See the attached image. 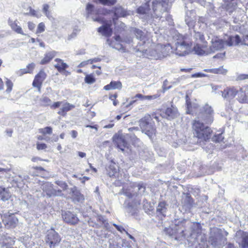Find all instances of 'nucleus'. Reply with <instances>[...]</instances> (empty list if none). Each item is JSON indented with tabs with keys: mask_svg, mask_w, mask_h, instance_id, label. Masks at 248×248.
<instances>
[{
	"mask_svg": "<svg viewBox=\"0 0 248 248\" xmlns=\"http://www.w3.org/2000/svg\"><path fill=\"white\" fill-rule=\"evenodd\" d=\"M134 32L138 41L137 46L132 45V47L138 56L154 58L150 54L152 53L160 52L158 50L155 51L156 45L152 43L150 33L147 32L145 33L137 29H134Z\"/></svg>",
	"mask_w": 248,
	"mask_h": 248,
	"instance_id": "1",
	"label": "nucleus"
},
{
	"mask_svg": "<svg viewBox=\"0 0 248 248\" xmlns=\"http://www.w3.org/2000/svg\"><path fill=\"white\" fill-rule=\"evenodd\" d=\"M86 12L88 17H90L94 21L103 23L102 26L98 29V31L100 33L105 36H109L111 35L112 32V29L111 28L112 26L111 21H104L99 16L95 17L94 15L98 14L99 11L96 9H95L93 6L91 4L87 5Z\"/></svg>",
	"mask_w": 248,
	"mask_h": 248,
	"instance_id": "2",
	"label": "nucleus"
},
{
	"mask_svg": "<svg viewBox=\"0 0 248 248\" xmlns=\"http://www.w3.org/2000/svg\"><path fill=\"white\" fill-rule=\"evenodd\" d=\"M240 42V37L238 35L229 37L227 40H224L218 37L214 36L211 41L209 49V53L223 49L225 46L237 45Z\"/></svg>",
	"mask_w": 248,
	"mask_h": 248,
	"instance_id": "3",
	"label": "nucleus"
},
{
	"mask_svg": "<svg viewBox=\"0 0 248 248\" xmlns=\"http://www.w3.org/2000/svg\"><path fill=\"white\" fill-rule=\"evenodd\" d=\"M228 233L224 230L217 228H213L211 231L209 242L215 248H220L226 243Z\"/></svg>",
	"mask_w": 248,
	"mask_h": 248,
	"instance_id": "4",
	"label": "nucleus"
},
{
	"mask_svg": "<svg viewBox=\"0 0 248 248\" xmlns=\"http://www.w3.org/2000/svg\"><path fill=\"white\" fill-rule=\"evenodd\" d=\"M202 120L200 117L194 121L192 128L195 136L199 139L206 140L209 138L211 129L201 122Z\"/></svg>",
	"mask_w": 248,
	"mask_h": 248,
	"instance_id": "5",
	"label": "nucleus"
},
{
	"mask_svg": "<svg viewBox=\"0 0 248 248\" xmlns=\"http://www.w3.org/2000/svg\"><path fill=\"white\" fill-rule=\"evenodd\" d=\"M191 42L186 36H181L175 43V48L174 52L179 56H185L188 54L191 51Z\"/></svg>",
	"mask_w": 248,
	"mask_h": 248,
	"instance_id": "6",
	"label": "nucleus"
},
{
	"mask_svg": "<svg viewBox=\"0 0 248 248\" xmlns=\"http://www.w3.org/2000/svg\"><path fill=\"white\" fill-rule=\"evenodd\" d=\"M152 120L151 116L146 114L139 122L140 126L142 132L150 138L155 135L156 131L155 124Z\"/></svg>",
	"mask_w": 248,
	"mask_h": 248,
	"instance_id": "7",
	"label": "nucleus"
},
{
	"mask_svg": "<svg viewBox=\"0 0 248 248\" xmlns=\"http://www.w3.org/2000/svg\"><path fill=\"white\" fill-rule=\"evenodd\" d=\"M169 6V0H155L153 2V17H161V15Z\"/></svg>",
	"mask_w": 248,
	"mask_h": 248,
	"instance_id": "8",
	"label": "nucleus"
},
{
	"mask_svg": "<svg viewBox=\"0 0 248 248\" xmlns=\"http://www.w3.org/2000/svg\"><path fill=\"white\" fill-rule=\"evenodd\" d=\"M133 42V40L130 38L125 39L122 41L119 36H115L113 40L107 39V43L109 46L118 50H121L123 52L125 51V46H124L122 43L130 45Z\"/></svg>",
	"mask_w": 248,
	"mask_h": 248,
	"instance_id": "9",
	"label": "nucleus"
},
{
	"mask_svg": "<svg viewBox=\"0 0 248 248\" xmlns=\"http://www.w3.org/2000/svg\"><path fill=\"white\" fill-rule=\"evenodd\" d=\"M158 50L160 52L152 53L150 55L154 57L155 59H161L167 55H169L170 53L174 52L172 47L170 44H167L163 46L161 44H157L155 47V51Z\"/></svg>",
	"mask_w": 248,
	"mask_h": 248,
	"instance_id": "10",
	"label": "nucleus"
},
{
	"mask_svg": "<svg viewBox=\"0 0 248 248\" xmlns=\"http://www.w3.org/2000/svg\"><path fill=\"white\" fill-rule=\"evenodd\" d=\"M235 240L241 248H248V232L241 230L237 231Z\"/></svg>",
	"mask_w": 248,
	"mask_h": 248,
	"instance_id": "11",
	"label": "nucleus"
},
{
	"mask_svg": "<svg viewBox=\"0 0 248 248\" xmlns=\"http://www.w3.org/2000/svg\"><path fill=\"white\" fill-rule=\"evenodd\" d=\"M60 240L58 234L54 230L47 232L46 242L50 248L54 247L56 244L60 242Z\"/></svg>",
	"mask_w": 248,
	"mask_h": 248,
	"instance_id": "12",
	"label": "nucleus"
},
{
	"mask_svg": "<svg viewBox=\"0 0 248 248\" xmlns=\"http://www.w3.org/2000/svg\"><path fill=\"white\" fill-rule=\"evenodd\" d=\"M214 111L211 106L205 105L203 107V112L200 117L205 124H211L213 121Z\"/></svg>",
	"mask_w": 248,
	"mask_h": 248,
	"instance_id": "13",
	"label": "nucleus"
},
{
	"mask_svg": "<svg viewBox=\"0 0 248 248\" xmlns=\"http://www.w3.org/2000/svg\"><path fill=\"white\" fill-rule=\"evenodd\" d=\"M201 234V229L200 225L198 223H193L192 232L188 237V241L191 243L192 244H194L198 241Z\"/></svg>",
	"mask_w": 248,
	"mask_h": 248,
	"instance_id": "14",
	"label": "nucleus"
},
{
	"mask_svg": "<svg viewBox=\"0 0 248 248\" xmlns=\"http://www.w3.org/2000/svg\"><path fill=\"white\" fill-rule=\"evenodd\" d=\"M160 115L163 118L170 120L177 117L178 116V112L177 108L171 106L165 110H161Z\"/></svg>",
	"mask_w": 248,
	"mask_h": 248,
	"instance_id": "15",
	"label": "nucleus"
},
{
	"mask_svg": "<svg viewBox=\"0 0 248 248\" xmlns=\"http://www.w3.org/2000/svg\"><path fill=\"white\" fill-rule=\"evenodd\" d=\"M207 44L196 43L193 47L195 53L198 55H207L210 54Z\"/></svg>",
	"mask_w": 248,
	"mask_h": 248,
	"instance_id": "16",
	"label": "nucleus"
},
{
	"mask_svg": "<svg viewBox=\"0 0 248 248\" xmlns=\"http://www.w3.org/2000/svg\"><path fill=\"white\" fill-rule=\"evenodd\" d=\"M71 199L75 202H82L84 201V196L78 190L76 186L72 187L70 189Z\"/></svg>",
	"mask_w": 248,
	"mask_h": 248,
	"instance_id": "17",
	"label": "nucleus"
},
{
	"mask_svg": "<svg viewBox=\"0 0 248 248\" xmlns=\"http://www.w3.org/2000/svg\"><path fill=\"white\" fill-rule=\"evenodd\" d=\"M113 141L117 145V147L122 151L126 146L127 142L125 140V136L123 134H116L113 136Z\"/></svg>",
	"mask_w": 248,
	"mask_h": 248,
	"instance_id": "18",
	"label": "nucleus"
},
{
	"mask_svg": "<svg viewBox=\"0 0 248 248\" xmlns=\"http://www.w3.org/2000/svg\"><path fill=\"white\" fill-rule=\"evenodd\" d=\"M237 93V90L234 88H227L222 92V96L227 100L230 101L235 97Z\"/></svg>",
	"mask_w": 248,
	"mask_h": 248,
	"instance_id": "19",
	"label": "nucleus"
},
{
	"mask_svg": "<svg viewBox=\"0 0 248 248\" xmlns=\"http://www.w3.org/2000/svg\"><path fill=\"white\" fill-rule=\"evenodd\" d=\"M8 23L11 29L16 33L23 35H26V34L24 33L22 28L18 25L17 20L13 21L9 19L8 20Z\"/></svg>",
	"mask_w": 248,
	"mask_h": 248,
	"instance_id": "20",
	"label": "nucleus"
},
{
	"mask_svg": "<svg viewBox=\"0 0 248 248\" xmlns=\"http://www.w3.org/2000/svg\"><path fill=\"white\" fill-rule=\"evenodd\" d=\"M4 217V218L2 219V221L6 226L10 228H14L16 226L17 221L16 218L13 216H9L7 218Z\"/></svg>",
	"mask_w": 248,
	"mask_h": 248,
	"instance_id": "21",
	"label": "nucleus"
},
{
	"mask_svg": "<svg viewBox=\"0 0 248 248\" xmlns=\"http://www.w3.org/2000/svg\"><path fill=\"white\" fill-rule=\"evenodd\" d=\"M122 87V83L119 81H112L109 84L104 87V89L108 91L113 89H121Z\"/></svg>",
	"mask_w": 248,
	"mask_h": 248,
	"instance_id": "22",
	"label": "nucleus"
},
{
	"mask_svg": "<svg viewBox=\"0 0 248 248\" xmlns=\"http://www.w3.org/2000/svg\"><path fill=\"white\" fill-rule=\"evenodd\" d=\"M64 220L68 223L75 224L78 221V217L70 212H67L65 213Z\"/></svg>",
	"mask_w": 248,
	"mask_h": 248,
	"instance_id": "23",
	"label": "nucleus"
},
{
	"mask_svg": "<svg viewBox=\"0 0 248 248\" xmlns=\"http://www.w3.org/2000/svg\"><path fill=\"white\" fill-rule=\"evenodd\" d=\"M55 56L54 51H50L46 53L45 57L40 62L41 64H46L48 63Z\"/></svg>",
	"mask_w": 248,
	"mask_h": 248,
	"instance_id": "24",
	"label": "nucleus"
},
{
	"mask_svg": "<svg viewBox=\"0 0 248 248\" xmlns=\"http://www.w3.org/2000/svg\"><path fill=\"white\" fill-rule=\"evenodd\" d=\"M194 39L195 40V44L196 43L207 44V42L205 40V38L203 34L200 32L195 31V33L194 35Z\"/></svg>",
	"mask_w": 248,
	"mask_h": 248,
	"instance_id": "25",
	"label": "nucleus"
},
{
	"mask_svg": "<svg viewBox=\"0 0 248 248\" xmlns=\"http://www.w3.org/2000/svg\"><path fill=\"white\" fill-rule=\"evenodd\" d=\"M238 101L243 103H248V89L246 92L241 91L238 94Z\"/></svg>",
	"mask_w": 248,
	"mask_h": 248,
	"instance_id": "26",
	"label": "nucleus"
},
{
	"mask_svg": "<svg viewBox=\"0 0 248 248\" xmlns=\"http://www.w3.org/2000/svg\"><path fill=\"white\" fill-rule=\"evenodd\" d=\"M236 6L235 0H228L225 2V8L230 13H232L235 9Z\"/></svg>",
	"mask_w": 248,
	"mask_h": 248,
	"instance_id": "27",
	"label": "nucleus"
},
{
	"mask_svg": "<svg viewBox=\"0 0 248 248\" xmlns=\"http://www.w3.org/2000/svg\"><path fill=\"white\" fill-rule=\"evenodd\" d=\"M118 170L117 165L115 163H112L108 167V174L110 177L115 176Z\"/></svg>",
	"mask_w": 248,
	"mask_h": 248,
	"instance_id": "28",
	"label": "nucleus"
},
{
	"mask_svg": "<svg viewBox=\"0 0 248 248\" xmlns=\"http://www.w3.org/2000/svg\"><path fill=\"white\" fill-rule=\"evenodd\" d=\"M114 15L117 16H125L128 15H129V13H127V11H126L124 8L122 7H117L115 8L114 11Z\"/></svg>",
	"mask_w": 248,
	"mask_h": 248,
	"instance_id": "29",
	"label": "nucleus"
},
{
	"mask_svg": "<svg viewBox=\"0 0 248 248\" xmlns=\"http://www.w3.org/2000/svg\"><path fill=\"white\" fill-rule=\"evenodd\" d=\"M158 97V95L155 94L153 95H143L141 94H137L135 96L133 97V99L139 98L140 100H153L155 99Z\"/></svg>",
	"mask_w": 248,
	"mask_h": 248,
	"instance_id": "30",
	"label": "nucleus"
},
{
	"mask_svg": "<svg viewBox=\"0 0 248 248\" xmlns=\"http://www.w3.org/2000/svg\"><path fill=\"white\" fill-rule=\"evenodd\" d=\"M10 197V194L4 188L0 187V200L5 201H7Z\"/></svg>",
	"mask_w": 248,
	"mask_h": 248,
	"instance_id": "31",
	"label": "nucleus"
},
{
	"mask_svg": "<svg viewBox=\"0 0 248 248\" xmlns=\"http://www.w3.org/2000/svg\"><path fill=\"white\" fill-rule=\"evenodd\" d=\"M167 208L166 207V203L165 202H160L157 207L156 211L159 212L160 214L164 215V213L166 212Z\"/></svg>",
	"mask_w": 248,
	"mask_h": 248,
	"instance_id": "32",
	"label": "nucleus"
},
{
	"mask_svg": "<svg viewBox=\"0 0 248 248\" xmlns=\"http://www.w3.org/2000/svg\"><path fill=\"white\" fill-rule=\"evenodd\" d=\"M149 10V5L147 3H146L143 6H141L140 7L137 9V12L139 14H146L147 11Z\"/></svg>",
	"mask_w": 248,
	"mask_h": 248,
	"instance_id": "33",
	"label": "nucleus"
},
{
	"mask_svg": "<svg viewBox=\"0 0 248 248\" xmlns=\"http://www.w3.org/2000/svg\"><path fill=\"white\" fill-rule=\"evenodd\" d=\"M39 132L43 135H46V134H50L52 132V129L51 127L47 126L44 128L40 129Z\"/></svg>",
	"mask_w": 248,
	"mask_h": 248,
	"instance_id": "34",
	"label": "nucleus"
},
{
	"mask_svg": "<svg viewBox=\"0 0 248 248\" xmlns=\"http://www.w3.org/2000/svg\"><path fill=\"white\" fill-rule=\"evenodd\" d=\"M85 81L88 84H93L95 81V78L92 75H87L85 78Z\"/></svg>",
	"mask_w": 248,
	"mask_h": 248,
	"instance_id": "35",
	"label": "nucleus"
},
{
	"mask_svg": "<svg viewBox=\"0 0 248 248\" xmlns=\"http://www.w3.org/2000/svg\"><path fill=\"white\" fill-rule=\"evenodd\" d=\"M55 61L56 62H58L54 63V66L60 72H61L62 71V60L61 59H56Z\"/></svg>",
	"mask_w": 248,
	"mask_h": 248,
	"instance_id": "36",
	"label": "nucleus"
},
{
	"mask_svg": "<svg viewBox=\"0 0 248 248\" xmlns=\"http://www.w3.org/2000/svg\"><path fill=\"white\" fill-rule=\"evenodd\" d=\"M40 102L42 105L47 106L51 104V100L46 96H43L40 99Z\"/></svg>",
	"mask_w": 248,
	"mask_h": 248,
	"instance_id": "37",
	"label": "nucleus"
},
{
	"mask_svg": "<svg viewBox=\"0 0 248 248\" xmlns=\"http://www.w3.org/2000/svg\"><path fill=\"white\" fill-rule=\"evenodd\" d=\"M46 75L43 71H41L36 76L35 78L39 79V81L43 82L45 79Z\"/></svg>",
	"mask_w": 248,
	"mask_h": 248,
	"instance_id": "38",
	"label": "nucleus"
},
{
	"mask_svg": "<svg viewBox=\"0 0 248 248\" xmlns=\"http://www.w3.org/2000/svg\"><path fill=\"white\" fill-rule=\"evenodd\" d=\"M137 187V190L139 191L140 194H143L145 190V187L143 183H139L137 184L135 188Z\"/></svg>",
	"mask_w": 248,
	"mask_h": 248,
	"instance_id": "39",
	"label": "nucleus"
},
{
	"mask_svg": "<svg viewBox=\"0 0 248 248\" xmlns=\"http://www.w3.org/2000/svg\"><path fill=\"white\" fill-rule=\"evenodd\" d=\"M73 105L70 104L67 102L63 103V111H68L74 108Z\"/></svg>",
	"mask_w": 248,
	"mask_h": 248,
	"instance_id": "40",
	"label": "nucleus"
},
{
	"mask_svg": "<svg viewBox=\"0 0 248 248\" xmlns=\"http://www.w3.org/2000/svg\"><path fill=\"white\" fill-rule=\"evenodd\" d=\"M116 0H99V2L103 4L111 5H113L116 2Z\"/></svg>",
	"mask_w": 248,
	"mask_h": 248,
	"instance_id": "41",
	"label": "nucleus"
},
{
	"mask_svg": "<svg viewBox=\"0 0 248 248\" xmlns=\"http://www.w3.org/2000/svg\"><path fill=\"white\" fill-rule=\"evenodd\" d=\"M21 242L26 247H28V241H30L31 238L28 235H25L20 238Z\"/></svg>",
	"mask_w": 248,
	"mask_h": 248,
	"instance_id": "42",
	"label": "nucleus"
},
{
	"mask_svg": "<svg viewBox=\"0 0 248 248\" xmlns=\"http://www.w3.org/2000/svg\"><path fill=\"white\" fill-rule=\"evenodd\" d=\"M49 5L47 4L43 5V12L45 13V15L48 17L50 18V13L48 11Z\"/></svg>",
	"mask_w": 248,
	"mask_h": 248,
	"instance_id": "43",
	"label": "nucleus"
},
{
	"mask_svg": "<svg viewBox=\"0 0 248 248\" xmlns=\"http://www.w3.org/2000/svg\"><path fill=\"white\" fill-rule=\"evenodd\" d=\"M80 30L78 28H75L74 29L72 33L69 35L68 39L70 40L72 38H75L79 32Z\"/></svg>",
	"mask_w": 248,
	"mask_h": 248,
	"instance_id": "44",
	"label": "nucleus"
},
{
	"mask_svg": "<svg viewBox=\"0 0 248 248\" xmlns=\"http://www.w3.org/2000/svg\"><path fill=\"white\" fill-rule=\"evenodd\" d=\"M45 26L43 22L40 23L37 27L36 33H41L45 31Z\"/></svg>",
	"mask_w": 248,
	"mask_h": 248,
	"instance_id": "45",
	"label": "nucleus"
},
{
	"mask_svg": "<svg viewBox=\"0 0 248 248\" xmlns=\"http://www.w3.org/2000/svg\"><path fill=\"white\" fill-rule=\"evenodd\" d=\"M185 21L186 22V24L189 27H194V24H195V23L194 20L190 19L187 16L186 18Z\"/></svg>",
	"mask_w": 248,
	"mask_h": 248,
	"instance_id": "46",
	"label": "nucleus"
},
{
	"mask_svg": "<svg viewBox=\"0 0 248 248\" xmlns=\"http://www.w3.org/2000/svg\"><path fill=\"white\" fill-rule=\"evenodd\" d=\"M13 83L11 80L7 79L6 81V86L7 87L6 92L8 93L10 92L12 90Z\"/></svg>",
	"mask_w": 248,
	"mask_h": 248,
	"instance_id": "47",
	"label": "nucleus"
},
{
	"mask_svg": "<svg viewBox=\"0 0 248 248\" xmlns=\"http://www.w3.org/2000/svg\"><path fill=\"white\" fill-rule=\"evenodd\" d=\"M42 83V82L39 81V79H37V78H35L33 81V83H32V85L34 87L38 88L40 90Z\"/></svg>",
	"mask_w": 248,
	"mask_h": 248,
	"instance_id": "48",
	"label": "nucleus"
},
{
	"mask_svg": "<svg viewBox=\"0 0 248 248\" xmlns=\"http://www.w3.org/2000/svg\"><path fill=\"white\" fill-rule=\"evenodd\" d=\"M117 97V94H114L109 95V98L113 101V104L114 106H116L118 104V101L115 100Z\"/></svg>",
	"mask_w": 248,
	"mask_h": 248,
	"instance_id": "49",
	"label": "nucleus"
},
{
	"mask_svg": "<svg viewBox=\"0 0 248 248\" xmlns=\"http://www.w3.org/2000/svg\"><path fill=\"white\" fill-rule=\"evenodd\" d=\"M240 42L238 45L241 44L248 46V35L244 36L242 40L240 38Z\"/></svg>",
	"mask_w": 248,
	"mask_h": 248,
	"instance_id": "50",
	"label": "nucleus"
},
{
	"mask_svg": "<svg viewBox=\"0 0 248 248\" xmlns=\"http://www.w3.org/2000/svg\"><path fill=\"white\" fill-rule=\"evenodd\" d=\"M217 74H225L227 73V70L221 66L218 68H216Z\"/></svg>",
	"mask_w": 248,
	"mask_h": 248,
	"instance_id": "51",
	"label": "nucleus"
},
{
	"mask_svg": "<svg viewBox=\"0 0 248 248\" xmlns=\"http://www.w3.org/2000/svg\"><path fill=\"white\" fill-rule=\"evenodd\" d=\"M207 77V75L206 74H204L203 73H197L194 74H192L191 75V77L193 78H202V77Z\"/></svg>",
	"mask_w": 248,
	"mask_h": 248,
	"instance_id": "52",
	"label": "nucleus"
},
{
	"mask_svg": "<svg viewBox=\"0 0 248 248\" xmlns=\"http://www.w3.org/2000/svg\"><path fill=\"white\" fill-rule=\"evenodd\" d=\"M195 248H208L207 244L203 241L201 243H199L198 245L196 246Z\"/></svg>",
	"mask_w": 248,
	"mask_h": 248,
	"instance_id": "53",
	"label": "nucleus"
},
{
	"mask_svg": "<svg viewBox=\"0 0 248 248\" xmlns=\"http://www.w3.org/2000/svg\"><path fill=\"white\" fill-rule=\"evenodd\" d=\"M186 104L187 108L186 112L187 113H190L191 103L188 101L187 95L186 96Z\"/></svg>",
	"mask_w": 248,
	"mask_h": 248,
	"instance_id": "54",
	"label": "nucleus"
},
{
	"mask_svg": "<svg viewBox=\"0 0 248 248\" xmlns=\"http://www.w3.org/2000/svg\"><path fill=\"white\" fill-rule=\"evenodd\" d=\"M46 145L45 143H37V149L38 150H44L46 148Z\"/></svg>",
	"mask_w": 248,
	"mask_h": 248,
	"instance_id": "55",
	"label": "nucleus"
},
{
	"mask_svg": "<svg viewBox=\"0 0 248 248\" xmlns=\"http://www.w3.org/2000/svg\"><path fill=\"white\" fill-rule=\"evenodd\" d=\"M113 226H114L115 227V228L117 229V230L118 231H119V232H122V233L123 232H126L123 226H119L115 224H113Z\"/></svg>",
	"mask_w": 248,
	"mask_h": 248,
	"instance_id": "56",
	"label": "nucleus"
},
{
	"mask_svg": "<svg viewBox=\"0 0 248 248\" xmlns=\"http://www.w3.org/2000/svg\"><path fill=\"white\" fill-rule=\"evenodd\" d=\"M30 9V14L33 16H35L37 17H39V16L37 14V12L33 9H32L31 7H29Z\"/></svg>",
	"mask_w": 248,
	"mask_h": 248,
	"instance_id": "57",
	"label": "nucleus"
},
{
	"mask_svg": "<svg viewBox=\"0 0 248 248\" xmlns=\"http://www.w3.org/2000/svg\"><path fill=\"white\" fill-rule=\"evenodd\" d=\"M28 26L30 30L33 31L35 27V25L32 22H28Z\"/></svg>",
	"mask_w": 248,
	"mask_h": 248,
	"instance_id": "58",
	"label": "nucleus"
},
{
	"mask_svg": "<svg viewBox=\"0 0 248 248\" xmlns=\"http://www.w3.org/2000/svg\"><path fill=\"white\" fill-rule=\"evenodd\" d=\"M237 79L239 80H244L246 79H248V74H242L239 75Z\"/></svg>",
	"mask_w": 248,
	"mask_h": 248,
	"instance_id": "59",
	"label": "nucleus"
},
{
	"mask_svg": "<svg viewBox=\"0 0 248 248\" xmlns=\"http://www.w3.org/2000/svg\"><path fill=\"white\" fill-rule=\"evenodd\" d=\"M90 64V61L89 60H87V61H83L82 62H81L79 65H78V67H84L85 66V65H86L87 64Z\"/></svg>",
	"mask_w": 248,
	"mask_h": 248,
	"instance_id": "60",
	"label": "nucleus"
},
{
	"mask_svg": "<svg viewBox=\"0 0 248 248\" xmlns=\"http://www.w3.org/2000/svg\"><path fill=\"white\" fill-rule=\"evenodd\" d=\"M35 67V64L34 63H31L30 64H29L28 66H27V69L29 70H30V73L33 70Z\"/></svg>",
	"mask_w": 248,
	"mask_h": 248,
	"instance_id": "61",
	"label": "nucleus"
},
{
	"mask_svg": "<svg viewBox=\"0 0 248 248\" xmlns=\"http://www.w3.org/2000/svg\"><path fill=\"white\" fill-rule=\"evenodd\" d=\"M90 63L92 64L93 62H98L101 61V59L99 58H95L92 59H90Z\"/></svg>",
	"mask_w": 248,
	"mask_h": 248,
	"instance_id": "62",
	"label": "nucleus"
},
{
	"mask_svg": "<svg viewBox=\"0 0 248 248\" xmlns=\"http://www.w3.org/2000/svg\"><path fill=\"white\" fill-rule=\"evenodd\" d=\"M132 100L130 101L129 104L125 106V107H126L127 108L130 107L131 105H132L134 103H135L137 101L136 98L133 99V98H132Z\"/></svg>",
	"mask_w": 248,
	"mask_h": 248,
	"instance_id": "63",
	"label": "nucleus"
},
{
	"mask_svg": "<svg viewBox=\"0 0 248 248\" xmlns=\"http://www.w3.org/2000/svg\"><path fill=\"white\" fill-rule=\"evenodd\" d=\"M71 134L73 138H76L78 136V132L75 130H72Z\"/></svg>",
	"mask_w": 248,
	"mask_h": 248,
	"instance_id": "64",
	"label": "nucleus"
}]
</instances>
